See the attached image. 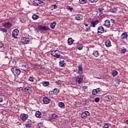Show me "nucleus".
<instances>
[{"label":"nucleus","mask_w":128,"mask_h":128,"mask_svg":"<svg viewBox=\"0 0 128 128\" xmlns=\"http://www.w3.org/2000/svg\"><path fill=\"white\" fill-rule=\"evenodd\" d=\"M40 84H42L44 86H50L49 82L43 81L42 82H41Z\"/></svg>","instance_id":"nucleus-29"},{"label":"nucleus","mask_w":128,"mask_h":128,"mask_svg":"<svg viewBox=\"0 0 128 128\" xmlns=\"http://www.w3.org/2000/svg\"><path fill=\"white\" fill-rule=\"evenodd\" d=\"M86 2H88V0H79L80 4H86Z\"/></svg>","instance_id":"nucleus-34"},{"label":"nucleus","mask_w":128,"mask_h":128,"mask_svg":"<svg viewBox=\"0 0 128 128\" xmlns=\"http://www.w3.org/2000/svg\"><path fill=\"white\" fill-rule=\"evenodd\" d=\"M68 9L70 10H72V8L71 7V6H69V7H68Z\"/></svg>","instance_id":"nucleus-54"},{"label":"nucleus","mask_w":128,"mask_h":128,"mask_svg":"<svg viewBox=\"0 0 128 128\" xmlns=\"http://www.w3.org/2000/svg\"><path fill=\"white\" fill-rule=\"evenodd\" d=\"M104 100L107 102H110L112 100V96H106L104 97Z\"/></svg>","instance_id":"nucleus-22"},{"label":"nucleus","mask_w":128,"mask_h":128,"mask_svg":"<svg viewBox=\"0 0 128 128\" xmlns=\"http://www.w3.org/2000/svg\"><path fill=\"white\" fill-rule=\"evenodd\" d=\"M117 9L116 8H112L110 9V12H116Z\"/></svg>","instance_id":"nucleus-36"},{"label":"nucleus","mask_w":128,"mask_h":128,"mask_svg":"<svg viewBox=\"0 0 128 128\" xmlns=\"http://www.w3.org/2000/svg\"><path fill=\"white\" fill-rule=\"evenodd\" d=\"M104 10V8H102L101 10H99L98 12H99V14H100H100H102V10Z\"/></svg>","instance_id":"nucleus-47"},{"label":"nucleus","mask_w":128,"mask_h":128,"mask_svg":"<svg viewBox=\"0 0 128 128\" xmlns=\"http://www.w3.org/2000/svg\"><path fill=\"white\" fill-rule=\"evenodd\" d=\"M50 98H48V96H46L43 98V102L45 104H50Z\"/></svg>","instance_id":"nucleus-14"},{"label":"nucleus","mask_w":128,"mask_h":128,"mask_svg":"<svg viewBox=\"0 0 128 128\" xmlns=\"http://www.w3.org/2000/svg\"><path fill=\"white\" fill-rule=\"evenodd\" d=\"M56 84L58 86H60L62 84V82L60 80H58V81L56 82Z\"/></svg>","instance_id":"nucleus-41"},{"label":"nucleus","mask_w":128,"mask_h":128,"mask_svg":"<svg viewBox=\"0 0 128 128\" xmlns=\"http://www.w3.org/2000/svg\"><path fill=\"white\" fill-rule=\"evenodd\" d=\"M59 64L61 68H64L66 64V60H62L60 61Z\"/></svg>","instance_id":"nucleus-20"},{"label":"nucleus","mask_w":128,"mask_h":128,"mask_svg":"<svg viewBox=\"0 0 128 128\" xmlns=\"http://www.w3.org/2000/svg\"><path fill=\"white\" fill-rule=\"evenodd\" d=\"M20 90H22V87H20V88H19V92H20Z\"/></svg>","instance_id":"nucleus-55"},{"label":"nucleus","mask_w":128,"mask_h":128,"mask_svg":"<svg viewBox=\"0 0 128 128\" xmlns=\"http://www.w3.org/2000/svg\"><path fill=\"white\" fill-rule=\"evenodd\" d=\"M48 30V28L46 26H38V32H44Z\"/></svg>","instance_id":"nucleus-6"},{"label":"nucleus","mask_w":128,"mask_h":128,"mask_svg":"<svg viewBox=\"0 0 128 128\" xmlns=\"http://www.w3.org/2000/svg\"><path fill=\"white\" fill-rule=\"evenodd\" d=\"M96 78H97L98 80H101L102 78H100L98 77H96Z\"/></svg>","instance_id":"nucleus-59"},{"label":"nucleus","mask_w":128,"mask_h":128,"mask_svg":"<svg viewBox=\"0 0 128 128\" xmlns=\"http://www.w3.org/2000/svg\"><path fill=\"white\" fill-rule=\"evenodd\" d=\"M56 26V21H54L53 22L50 24V26L52 30H54Z\"/></svg>","instance_id":"nucleus-24"},{"label":"nucleus","mask_w":128,"mask_h":128,"mask_svg":"<svg viewBox=\"0 0 128 128\" xmlns=\"http://www.w3.org/2000/svg\"><path fill=\"white\" fill-rule=\"evenodd\" d=\"M10 70L14 76H20V70L16 67L12 68Z\"/></svg>","instance_id":"nucleus-2"},{"label":"nucleus","mask_w":128,"mask_h":128,"mask_svg":"<svg viewBox=\"0 0 128 128\" xmlns=\"http://www.w3.org/2000/svg\"><path fill=\"white\" fill-rule=\"evenodd\" d=\"M1 32H8V30H6V28H1Z\"/></svg>","instance_id":"nucleus-42"},{"label":"nucleus","mask_w":128,"mask_h":128,"mask_svg":"<svg viewBox=\"0 0 128 128\" xmlns=\"http://www.w3.org/2000/svg\"><path fill=\"white\" fill-rule=\"evenodd\" d=\"M103 128H110V126H108V124L104 123Z\"/></svg>","instance_id":"nucleus-44"},{"label":"nucleus","mask_w":128,"mask_h":128,"mask_svg":"<svg viewBox=\"0 0 128 128\" xmlns=\"http://www.w3.org/2000/svg\"><path fill=\"white\" fill-rule=\"evenodd\" d=\"M118 74V72L116 70H114L112 72V75L113 76H116Z\"/></svg>","instance_id":"nucleus-32"},{"label":"nucleus","mask_w":128,"mask_h":128,"mask_svg":"<svg viewBox=\"0 0 128 128\" xmlns=\"http://www.w3.org/2000/svg\"><path fill=\"white\" fill-rule=\"evenodd\" d=\"M20 31L18 29L14 30L12 32V36L14 38H18V34Z\"/></svg>","instance_id":"nucleus-5"},{"label":"nucleus","mask_w":128,"mask_h":128,"mask_svg":"<svg viewBox=\"0 0 128 128\" xmlns=\"http://www.w3.org/2000/svg\"><path fill=\"white\" fill-rule=\"evenodd\" d=\"M98 24H100V20H91L90 21V26L91 28H96Z\"/></svg>","instance_id":"nucleus-3"},{"label":"nucleus","mask_w":128,"mask_h":128,"mask_svg":"<svg viewBox=\"0 0 128 128\" xmlns=\"http://www.w3.org/2000/svg\"><path fill=\"white\" fill-rule=\"evenodd\" d=\"M84 48V46L82 44H78L77 46V48L78 50H82V48Z\"/></svg>","instance_id":"nucleus-31"},{"label":"nucleus","mask_w":128,"mask_h":128,"mask_svg":"<svg viewBox=\"0 0 128 128\" xmlns=\"http://www.w3.org/2000/svg\"><path fill=\"white\" fill-rule=\"evenodd\" d=\"M90 28H92L90 26H88V28H86V32H90Z\"/></svg>","instance_id":"nucleus-48"},{"label":"nucleus","mask_w":128,"mask_h":128,"mask_svg":"<svg viewBox=\"0 0 128 128\" xmlns=\"http://www.w3.org/2000/svg\"><path fill=\"white\" fill-rule=\"evenodd\" d=\"M105 44L107 48H110L112 44H110V40H106L105 42Z\"/></svg>","instance_id":"nucleus-27"},{"label":"nucleus","mask_w":128,"mask_h":128,"mask_svg":"<svg viewBox=\"0 0 128 128\" xmlns=\"http://www.w3.org/2000/svg\"><path fill=\"white\" fill-rule=\"evenodd\" d=\"M35 80H36V78H34L32 76H30L28 78V80H29V82H34Z\"/></svg>","instance_id":"nucleus-30"},{"label":"nucleus","mask_w":128,"mask_h":128,"mask_svg":"<svg viewBox=\"0 0 128 128\" xmlns=\"http://www.w3.org/2000/svg\"><path fill=\"white\" fill-rule=\"evenodd\" d=\"M97 92H100L102 90V89L100 88H97L96 89Z\"/></svg>","instance_id":"nucleus-51"},{"label":"nucleus","mask_w":128,"mask_h":128,"mask_svg":"<svg viewBox=\"0 0 128 128\" xmlns=\"http://www.w3.org/2000/svg\"><path fill=\"white\" fill-rule=\"evenodd\" d=\"M23 91L26 92V94H32V88L30 86L25 87L24 89H23Z\"/></svg>","instance_id":"nucleus-9"},{"label":"nucleus","mask_w":128,"mask_h":128,"mask_svg":"<svg viewBox=\"0 0 128 128\" xmlns=\"http://www.w3.org/2000/svg\"><path fill=\"white\" fill-rule=\"evenodd\" d=\"M104 26L106 28H112V25L110 24V21L108 20H106L104 21Z\"/></svg>","instance_id":"nucleus-13"},{"label":"nucleus","mask_w":128,"mask_h":128,"mask_svg":"<svg viewBox=\"0 0 128 128\" xmlns=\"http://www.w3.org/2000/svg\"><path fill=\"white\" fill-rule=\"evenodd\" d=\"M51 118H52V120H58V116L54 113L52 114Z\"/></svg>","instance_id":"nucleus-25"},{"label":"nucleus","mask_w":128,"mask_h":128,"mask_svg":"<svg viewBox=\"0 0 128 128\" xmlns=\"http://www.w3.org/2000/svg\"><path fill=\"white\" fill-rule=\"evenodd\" d=\"M104 32V28L102 26H98V34H102V32Z\"/></svg>","instance_id":"nucleus-15"},{"label":"nucleus","mask_w":128,"mask_h":128,"mask_svg":"<svg viewBox=\"0 0 128 128\" xmlns=\"http://www.w3.org/2000/svg\"><path fill=\"white\" fill-rule=\"evenodd\" d=\"M84 80V78H82V76H78L76 78V82H78V84H80L81 83H82V80Z\"/></svg>","instance_id":"nucleus-7"},{"label":"nucleus","mask_w":128,"mask_h":128,"mask_svg":"<svg viewBox=\"0 0 128 128\" xmlns=\"http://www.w3.org/2000/svg\"><path fill=\"white\" fill-rule=\"evenodd\" d=\"M84 26H86V27L88 26V24H84Z\"/></svg>","instance_id":"nucleus-57"},{"label":"nucleus","mask_w":128,"mask_h":128,"mask_svg":"<svg viewBox=\"0 0 128 128\" xmlns=\"http://www.w3.org/2000/svg\"><path fill=\"white\" fill-rule=\"evenodd\" d=\"M51 54L57 58H60V54H62V52L58 50H54L52 51Z\"/></svg>","instance_id":"nucleus-1"},{"label":"nucleus","mask_w":128,"mask_h":128,"mask_svg":"<svg viewBox=\"0 0 128 128\" xmlns=\"http://www.w3.org/2000/svg\"><path fill=\"white\" fill-rule=\"evenodd\" d=\"M25 126L26 128H32V120H28L25 124Z\"/></svg>","instance_id":"nucleus-12"},{"label":"nucleus","mask_w":128,"mask_h":128,"mask_svg":"<svg viewBox=\"0 0 128 128\" xmlns=\"http://www.w3.org/2000/svg\"><path fill=\"white\" fill-rule=\"evenodd\" d=\"M88 116H90V112L88 111H85L81 114V118L84 120H86Z\"/></svg>","instance_id":"nucleus-8"},{"label":"nucleus","mask_w":128,"mask_h":128,"mask_svg":"<svg viewBox=\"0 0 128 128\" xmlns=\"http://www.w3.org/2000/svg\"><path fill=\"white\" fill-rule=\"evenodd\" d=\"M54 94V92H52V93H51V94Z\"/></svg>","instance_id":"nucleus-60"},{"label":"nucleus","mask_w":128,"mask_h":128,"mask_svg":"<svg viewBox=\"0 0 128 128\" xmlns=\"http://www.w3.org/2000/svg\"><path fill=\"white\" fill-rule=\"evenodd\" d=\"M32 18H33V20H38V16L34 14L32 16Z\"/></svg>","instance_id":"nucleus-37"},{"label":"nucleus","mask_w":128,"mask_h":128,"mask_svg":"<svg viewBox=\"0 0 128 128\" xmlns=\"http://www.w3.org/2000/svg\"><path fill=\"white\" fill-rule=\"evenodd\" d=\"M4 102V98H0V102Z\"/></svg>","instance_id":"nucleus-52"},{"label":"nucleus","mask_w":128,"mask_h":128,"mask_svg":"<svg viewBox=\"0 0 128 128\" xmlns=\"http://www.w3.org/2000/svg\"><path fill=\"white\" fill-rule=\"evenodd\" d=\"M42 112H40V111H36V112L35 116H36V118H42Z\"/></svg>","instance_id":"nucleus-17"},{"label":"nucleus","mask_w":128,"mask_h":128,"mask_svg":"<svg viewBox=\"0 0 128 128\" xmlns=\"http://www.w3.org/2000/svg\"><path fill=\"white\" fill-rule=\"evenodd\" d=\"M128 34L126 32H124L121 35V38L122 40H126V38H128Z\"/></svg>","instance_id":"nucleus-18"},{"label":"nucleus","mask_w":128,"mask_h":128,"mask_svg":"<svg viewBox=\"0 0 128 128\" xmlns=\"http://www.w3.org/2000/svg\"><path fill=\"white\" fill-rule=\"evenodd\" d=\"M51 8H52L56 9V8H58V6H56V4H52L51 6Z\"/></svg>","instance_id":"nucleus-43"},{"label":"nucleus","mask_w":128,"mask_h":128,"mask_svg":"<svg viewBox=\"0 0 128 128\" xmlns=\"http://www.w3.org/2000/svg\"><path fill=\"white\" fill-rule=\"evenodd\" d=\"M28 118V116L25 114H22L20 115V118L22 120V122H26Z\"/></svg>","instance_id":"nucleus-10"},{"label":"nucleus","mask_w":128,"mask_h":128,"mask_svg":"<svg viewBox=\"0 0 128 128\" xmlns=\"http://www.w3.org/2000/svg\"><path fill=\"white\" fill-rule=\"evenodd\" d=\"M58 106L60 108H64V104L62 102H60L58 104Z\"/></svg>","instance_id":"nucleus-35"},{"label":"nucleus","mask_w":128,"mask_h":128,"mask_svg":"<svg viewBox=\"0 0 128 128\" xmlns=\"http://www.w3.org/2000/svg\"><path fill=\"white\" fill-rule=\"evenodd\" d=\"M78 74H84V72L82 70V67L81 66L78 67Z\"/></svg>","instance_id":"nucleus-23"},{"label":"nucleus","mask_w":128,"mask_h":128,"mask_svg":"<svg viewBox=\"0 0 128 128\" xmlns=\"http://www.w3.org/2000/svg\"><path fill=\"white\" fill-rule=\"evenodd\" d=\"M28 68V64H24L22 66V70H24V72H26V70Z\"/></svg>","instance_id":"nucleus-26"},{"label":"nucleus","mask_w":128,"mask_h":128,"mask_svg":"<svg viewBox=\"0 0 128 128\" xmlns=\"http://www.w3.org/2000/svg\"><path fill=\"white\" fill-rule=\"evenodd\" d=\"M74 40L72 38H68V44L69 46H72L74 44Z\"/></svg>","instance_id":"nucleus-19"},{"label":"nucleus","mask_w":128,"mask_h":128,"mask_svg":"<svg viewBox=\"0 0 128 128\" xmlns=\"http://www.w3.org/2000/svg\"><path fill=\"white\" fill-rule=\"evenodd\" d=\"M12 62L14 64H16V60H14L12 61Z\"/></svg>","instance_id":"nucleus-56"},{"label":"nucleus","mask_w":128,"mask_h":128,"mask_svg":"<svg viewBox=\"0 0 128 128\" xmlns=\"http://www.w3.org/2000/svg\"><path fill=\"white\" fill-rule=\"evenodd\" d=\"M98 0H89V1L90 2H96Z\"/></svg>","instance_id":"nucleus-49"},{"label":"nucleus","mask_w":128,"mask_h":128,"mask_svg":"<svg viewBox=\"0 0 128 128\" xmlns=\"http://www.w3.org/2000/svg\"><path fill=\"white\" fill-rule=\"evenodd\" d=\"M32 4L35 6H38V1L36 0H34L32 2Z\"/></svg>","instance_id":"nucleus-38"},{"label":"nucleus","mask_w":128,"mask_h":128,"mask_svg":"<svg viewBox=\"0 0 128 128\" xmlns=\"http://www.w3.org/2000/svg\"><path fill=\"white\" fill-rule=\"evenodd\" d=\"M38 86H40V84H38Z\"/></svg>","instance_id":"nucleus-61"},{"label":"nucleus","mask_w":128,"mask_h":128,"mask_svg":"<svg viewBox=\"0 0 128 128\" xmlns=\"http://www.w3.org/2000/svg\"><path fill=\"white\" fill-rule=\"evenodd\" d=\"M126 50L124 48H122L120 50L121 54H126Z\"/></svg>","instance_id":"nucleus-40"},{"label":"nucleus","mask_w":128,"mask_h":128,"mask_svg":"<svg viewBox=\"0 0 128 128\" xmlns=\"http://www.w3.org/2000/svg\"><path fill=\"white\" fill-rule=\"evenodd\" d=\"M92 94H94V96H96V94H98V90H96V89L93 90L92 91Z\"/></svg>","instance_id":"nucleus-39"},{"label":"nucleus","mask_w":128,"mask_h":128,"mask_svg":"<svg viewBox=\"0 0 128 128\" xmlns=\"http://www.w3.org/2000/svg\"><path fill=\"white\" fill-rule=\"evenodd\" d=\"M21 42L24 44H30V38L24 37L22 38Z\"/></svg>","instance_id":"nucleus-11"},{"label":"nucleus","mask_w":128,"mask_h":128,"mask_svg":"<svg viewBox=\"0 0 128 128\" xmlns=\"http://www.w3.org/2000/svg\"><path fill=\"white\" fill-rule=\"evenodd\" d=\"M33 68H38V64H34Z\"/></svg>","instance_id":"nucleus-46"},{"label":"nucleus","mask_w":128,"mask_h":128,"mask_svg":"<svg viewBox=\"0 0 128 128\" xmlns=\"http://www.w3.org/2000/svg\"><path fill=\"white\" fill-rule=\"evenodd\" d=\"M12 26V22H6L5 23L2 24V26H4V28H6V30L10 28Z\"/></svg>","instance_id":"nucleus-4"},{"label":"nucleus","mask_w":128,"mask_h":128,"mask_svg":"<svg viewBox=\"0 0 128 128\" xmlns=\"http://www.w3.org/2000/svg\"><path fill=\"white\" fill-rule=\"evenodd\" d=\"M4 46V44L2 43H0V48H2Z\"/></svg>","instance_id":"nucleus-53"},{"label":"nucleus","mask_w":128,"mask_h":128,"mask_svg":"<svg viewBox=\"0 0 128 128\" xmlns=\"http://www.w3.org/2000/svg\"><path fill=\"white\" fill-rule=\"evenodd\" d=\"M52 92L54 94H58L60 92V90H58V88H54Z\"/></svg>","instance_id":"nucleus-33"},{"label":"nucleus","mask_w":128,"mask_h":128,"mask_svg":"<svg viewBox=\"0 0 128 128\" xmlns=\"http://www.w3.org/2000/svg\"><path fill=\"white\" fill-rule=\"evenodd\" d=\"M36 1H37V3L38 4H42V1H40V0H36Z\"/></svg>","instance_id":"nucleus-50"},{"label":"nucleus","mask_w":128,"mask_h":128,"mask_svg":"<svg viewBox=\"0 0 128 128\" xmlns=\"http://www.w3.org/2000/svg\"><path fill=\"white\" fill-rule=\"evenodd\" d=\"M92 54L93 56H94L97 58V56H100V53H98V50H94Z\"/></svg>","instance_id":"nucleus-28"},{"label":"nucleus","mask_w":128,"mask_h":128,"mask_svg":"<svg viewBox=\"0 0 128 128\" xmlns=\"http://www.w3.org/2000/svg\"><path fill=\"white\" fill-rule=\"evenodd\" d=\"M76 20H80L84 18V16L80 14H78L75 17Z\"/></svg>","instance_id":"nucleus-16"},{"label":"nucleus","mask_w":128,"mask_h":128,"mask_svg":"<svg viewBox=\"0 0 128 128\" xmlns=\"http://www.w3.org/2000/svg\"><path fill=\"white\" fill-rule=\"evenodd\" d=\"M100 98L98 97L95 98L94 100L96 102H100Z\"/></svg>","instance_id":"nucleus-45"},{"label":"nucleus","mask_w":128,"mask_h":128,"mask_svg":"<svg viewBox=\"0 0 128 128\" xmlns=\"http://www.w3.org/2000/svg\"><path fill=\"white\" fill-rule=\"evenodd\" d=\"M126 124H128V120H126Z\"/></svg>","instance_id":"nucleus-58"},{"label":"nucleus","mask_w":128,"mask_h":128,"mask_svg":"<svg viewBox=\"0 0 128 128\" xmlns=\"http://www.w3.org/2000/svg\"><path fill=\"white\" fill-rule=\"evenodd\" d=\"M114 19H112L110 20V22H111V27H112V30H114V28H116V24H114Z\"/></svg>","instance_id":"nucleus-21"}]
</instances>
